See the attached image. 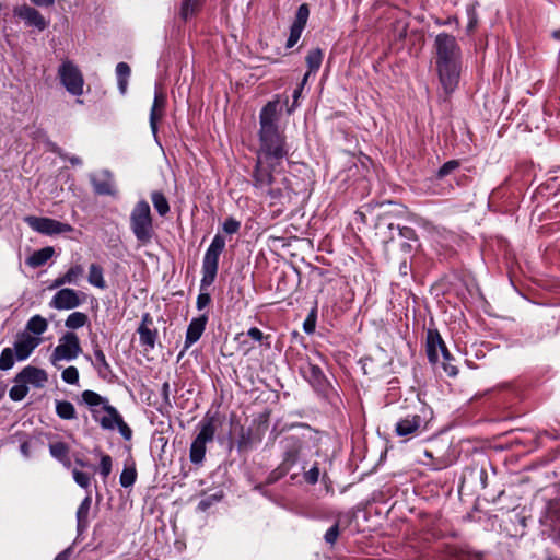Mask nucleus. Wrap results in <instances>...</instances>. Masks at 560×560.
Segmentation results:
<instances>
[{
    "label": "nucleus",
    "instance_id": "nucleus-1",
    "mask_svg": "<svg viewBox=\"0 0 560 560\" xmlns=\"http://www.w3.org/2000/svg\"><path fill=\"white\" fill-rule=\"evenodd\" d=\"M279 105V100L269 101L259 113V149L253 171V185L269 199L270 206L289 203L293 194L288 178L278 177L283 160L289 156L285 133L278 125Z\"/></svg>",
    "mask_w": 560,
    "mask_h": 560
},
{
    "label": "nucleus",
    "instance_id": "nucleus-2",
    "mask_svg": "<svg viewBox=\"0 0 560 560\" xmlns=\"http://www.w3.org/2000/svg\"><path fill=\"white\" fill-rule=\"evenodd\" d=\"M435 66L440 83L446 95L452 94L459 82L462 49L455 36L440 33L434 39Z\"/></svg>",
    "mask_w": 560,
    "mask_h": 560
},
{
    "label": "nucleus",
    "instance_id": "nucleus-3",
    "mask_svg": "<svg viewBox=\"0 0 560 560\" xmlns=\"http://www.w3.org/2000/svg\"><path fill=\"white\" fill-rule=\"evenodd\" d=\"M217 416L209 412L198 423L199 432L190 444L189 459L195 465L205 460L207 443L212 442L217 431Z\"/></svg>",
    "mask_w": 560,
    "mask_h": 560
},
{
    "label": "nucleus",
    "instance_id": "nucleus-4",
    "mask_svg": "<svg viewBox=\"0 0 560 560\" xmlns=\"http://www.w3.org/2000/svg\"><path fill=\"white\" fill-rule=\"evenodd\" d=\"M130 229L137 241L142 245L149 244L154 235L151 209L145 200H140L130 213Z\"/></svg>",
    "mask_w": 560,
    "mask_h": 560
},
{
    "label": "nucleus",
    "instance_id": "nucleus-5",
    "mask_svg": "<svg viewBox=\"0 0 560 560\" xmlns=\"http://www.w3.org/2000/svg\"><path fill=\"white\" fill-rule=\"evenodd\" d=\"M224 248L225 238L220 233L215 234L203 256L201 290L209 288L214 282L219 268V258Z\"/></svg>",
    "mask_w": 560,
    "mask_h": 560
},
{
    "label": "nucleus",
    "instance_id": "nucleus-6",
    "mask_svg": "<svg viewBox=\"0 0 560 560\" xmlns=\"http://www.w3.org/2000/svg\"><path fill=\"white\" fill-rule=\"evenodd\" d=\"M82 352L80 340L77 334L72 331L66 332L60 339L58 346L50 355V362L54 366H58L59 361H72Z\"/></svg>",
    "mask_w": 560,
    "mask_h": 560
},
{
    "label": "nucleus",
    "instance_id": "nucleus-7",
    "mask_svg": "<svg viewBox=\"0 0 560 560\" xmlns=\"http://www.w3.org/2000/svg\"><path fill=\"white\" fill-rule=\"evenodd\" d=\"M58 75L70 94L75 96L83 94L84 79L80 69L72 61H62L58 69Z\"/></svg>",
    "mask_w": 560,
    "mask_h": 560
},
{
    "label": "nucleus",
    "instance_id": "nucleus-8",
    "mask_svg": "<svg viewBox=\"0 0 560 560\" xmlns=\"http://www.w3.org/2000/svg\"><path fill=\"white\" fill-rule=\"evenodd\" d=\"M428 429L427 420L418 413H408L400 418L395 424V434L405 440H410L425 432Z\"/></svg>",
    "mask_w": 560,
    "mask_h": 560
},
{
    "label": "nucleus",
    "instance_id": "nucleus-9",
    "mask_svg": "<svg viewBox=\"0 0 560 560\" xmlns=\"http://www.w3.org/2000/svg\"><path fill=\"white\" fill-rule=\"evenodd\" d=\"M24 222L32 230L45 235L68 233L73 230L69 223H63L55 219L44 217L27 215L24 218Z\"/></svg>",
    "mask_w": 560,
    "mask_h": 560
},
{
    "label": "nucleus",
    "instance_id": "nucleus-10",
    "mask_svg": "<svg viewBox=\"0 0 560 560\" xmlns=\"http://www.w3.org/2000/svg\"><path fill=\"white\" fill-rule=\"evenodd\" d=\"M86 299V294L70 288L58 290L49 302L55 310H73L80 306Z\"/></svg>",
    "mask_w": 560,
    "mask_h": 560
},
{
    "label": "nucleus",
    "instance_id": "nucleus-11",
    "mask_svg": "<svg viewBox=\"0 0 560 560\" xmlns=\"http://www.w3.org/2000/svg\"><path fill=\"white\" fill-rule=\"evenodd\" d=\"M13 14L22 20L25 26L34 27L39 32L44 31L48 26V21H46L43 14L37 9L28 4L15 7Z\"/></svg>",
    "mask_w": 560,
    "mask_h": 560
},
{
    "label": "nucleus",
    "instance_id": "nucleus-12",
    "mask_svg": "<svg viewBox=\"0 0 560 560\" xmlns=\"http://www.w3.org/2000/svg\"><path fill=\"white\" fill-rule=\"evenodd\" d=\"M42 338L26 331L19 332L14 342L15 357L19 361L26 360L40 345Z\"/></svg>",
    "mask_w": 560,
    "mask_h": 560
},
{
    "label": "nucleus",
    "instance_id": "nucleus-13",
    "mask_svg": "<svg viewBox=\"0 0 560 560\" xmlns=\"http://www.w3.org/2000/svg\"><path fill=\"white\" fill-rule=\"evenodd\" d=\"M90 183L98 196H116L117 194L113 174L108 170H103L100 175L91 174Z\"/></svg>",
    "mask_w": 560,
    "mask_h": 560
},
{
    "label": "nucleus",
    "instance_id": "nucleus-14",
    "mask_svg": "<svg viewBox=\"0 0 560 560\" xmlns=\"http://www.w3.org/2000/svg\"><path fill=\"white\" fill-rule=\"evenodd\" d=\"M48 381V375L45 370L27 365L14 377L15 383L32 384L35 387H44Z\"/></svg>",
    "mask_w": 560,
    "mask_h": 560
},
{
    "label": "nucleus",
    "instance_id": "nucleus-15",
    "mask_svg": "<svg viewBox=\"0 0 560 560\" xmlns=\"http://www.w3.org/2000/svg\"><path fill=\"white\" fill-rule=\"evenodd\" d=\"M301 373L315 390L324 392L328 387V380L318 365L308 362L301 366Z\"/></svg>",
    "mask_w": 560,
    "mask_h": 560
},
{
    "label": "nucleus",
    "instance_id": "nucleus-16",
    "mask_svg": "<svg viewBox=\"0 0 560 560\" xmlns=\"http://www.w3.org/2000/svg\"><path fill=\"white\" fill-rule=\"evenodd\" d=\"M283 447L284 452L281 465L288 469H291L298 460L300 451L302 448V441L300 438L294 435L287 436L283 441Z\"/></svg>",
    "mask_w": 560,
    "mask_h": 560
},
{
    "label": "nucleus",
    "instance_id": "nucleus-17",
    "mask_svg": "<svg viewBox=\"0 0 560 560\" xmlns=\"http://www.w3.org/2000/svg\"><path fill=\"white\" fill-rule=\"evenodd\" d=\"M445 346L444 340L436 329L428 330L425 351L431 364H436L439 362V351L442 353V349H444Z\"/></svg>",
    "mask_w": 560,
    "mask_h": 560
},
{
    "label": "nucleus",
    "instance_id": "nucleus-18",
    "mask_svg": "<svg viewBox=\"0 0 560 560\" xmlns=\"http://www.w3.org/2000/svg\"><path fill=\"white\" fill-rule=\"evenodd\" d=\"M207 323V314H201L200 316L195 317L190 320L185 337V349H188L200 339L206 329Z\"/></svg>",
    "mask_w": 560,
    "mask_h": 560
},
{
    "label": "nucleus",
    "instance_id": "nucleus-19",
    "mask_svg": "<svg viewBox=\"0 0 560 560\" xmlns=\"http://www.w3.org/2000/svg\"><path fill=\"white\" fill-rule=\"evenodd\" d=\"M166 106V96L155 90L154 101L150 110V127L154 136L158 133V121L163 117Z\"/></svg>",
    "mask_w": 560,
    "mask_h": 560
},
{
    "label": "nucleus",
    "instance_id": "nucleus-20",
    "mask_svg": "<svg viewBox=\"0 0 560 560\" xmlns=\"http://www.w3.org/2000/svg\"><path fill=\"white\" fill-rule=\"evenodd\" d=\"M386 228L388 230V234L384 233V240H383L384 243H386V244L395 241L396 234L400 238H404L406 241H415L416 242L418 240L417 233L412 228L395 225L392 222L387 223Z\"/></svg>",
    "mask_w": 560,
    "mask_h": 560
},
{
    "label": "nucleus",
    "instance_id": "nucleus-21",
    "mask_svg": "<svg viewBox=\"0 0 560 560\" xmlns=\"http://www.w3.org/2000/svg\"><path fill=\"white\" fill-rule=\"evenodd\" d=\"M103 410L107 413L101 418L97 417V410H92L93 418L100 423L103 429L113 430L118 421L121 419L120 413L117 409L108 404L103 406Z\"/></svg>",
    "mask_w": 560,
    "mask_h": 560
},
{
    "label": "nucleus",
    "instance_id": "nucleus-22",
    "mask_svg": "<svg viewBox=\"0 0 560 560\" xmlns=\"http://www.w3.org/2000/svg\"><path fill=\"white\" fill-rule=\"evenodd\" d=\"M92 505V498L89 493L80 503L77 510V529L79 534H82L89 527V514Z\"/></svg>",
    "mask_w": 560,
    "mask_h": 560
},
{
    "label": "nucleus",
    "instance_id": "nucleus-23",
    "mask_svg": "<svg viewBox=\"0 0 560 560\" xmlns=\"http://www.w3.org/2000/svg\"><path fill=\"white\" fill-rule=\"evenodd\" d=\"M95 361L93 362L94 368L97 370V374L101 378L107 380L113 375V370L106 360L103 350L95 346L93 349Z\"/></svg>",
    "mask_w": 560,
    "mask_h": 560
},
{
    "label": "nucleus",
    "instance_id": "nucleus-24",
    "mask_svg": "<svg viewBox=\"0 0 560 560\" xmlns=\"http://www.w3.org/2000/svg\"><path fill=\"white\" fill-rule=\"evenodd\" d=\"M54 255L52 247H44L34 252L27 259L26 264L33 268L44 266Z\"/></svg>",
    "mask_w": 560,
    "mask_h": 560
},
{
    "label": "nucleus",
    "instance_id": "nucleus-25",
    "mask_svg": "<svg viewBox=\"0 0 560 560\" xmlns=\"http://www.w3.org/2000/svg\"><path fill=\"white\" fill-rule=\"evenodd\" d=\"M137 332L139 334L140 345L144 347L145 350H152L155 347V341L158 337L156 329L139 326Z\"/></svg>",
    "mask_w": 560,
    "mask_h": 560
},
{
    "label": "nucleus",
    "instance_id": "nucleus-26",
    "mask_svg": "<svg viewBox=\"0 0 560 560\" xmlns=\"http://www.w3.org/2000/svg\"><path fill=\"white\" fill-rule=\"evenodd\" d=\"M203 2L205 0H183L179 10L180 19L187 21L196 15L203 5Z\"/></svg>",
    "mask_w": 560,
    "mask_h": 560
},
{
    "label": "nucleus",
    "instance_id": "nucleus-27",
    "mask_svg": "<svg viewBox=\"0 0 560 560\" xmlns=\"http://www.w3.org/2000/svg\"><path fill=\"white\" fill-rule=\"evenodd\" d=\"M47 320L40 315H34L27 320L25 331L30 335L34 334L35 336L39 337L47 330Z\"/></svg>",
    "mask_w": 560,
    "mask_h": 560
},
{
    "label": "nucleus",
    "instance_id": "nucleus-28",
    "mask_svg": "<svg viewBox=\"0 0 560 560\" xmlns=\"http://www.w3.org/2000/svg\"><path fill=\"white\" fill-rule=\"evenodd\" d=\"M56 413L63 420H73L77 418L75 408L73 404L68 400H56Z\"/></svg>",
    "mask_w": 560,
    "mask_h": 560
},
{
    "label": "nucleus",
    "instance_id": "nucleus-29",
    "mask_svg": "<svg viewBox=\"0 0 560 560\" xmlns=\"http://www.w3.org/2000/svg\"><path fill=\"white\" fill-rule=\"evenodd\" d=\"M88 280H89L90 284H92L98 289L106 288V281L104 279L103 268L97 264H92L90 266Z\"/></svg>",
    "mask_w": 560,
    "mask_h": 560
},
{
    "label": "nucleus",
    "instance_id": "nucleus-30",
    "mask_svg": "<svg viewBox=\"0 0 560 560\" xmlns=\"http://www.w3.org/2000/svg\"><path fill=\"white\" fill-rule=\"evenodd\" d=\"M89 323V317L85 313L82 312H73L71 313L66 322L65 326L69 329H79L85 326Z\"/></svg>",
    "mask_w": 560,
    "mask_h": 560
},
{
    "label": "nucleus",
    "instance_id": "nucleus-31",
    "mask_svg": "<svg viewBox=\"0 0 560 560\" xmlns=\"http://www.w3.org/2000/svg\"><path fill=\"white\" fill-rule=\"evenodd\" d=\"M151 200L153 203V207L158 211V213L161 217H164L170 211V205L167 199L165 198L164 194L161 191H153L151 194Z\"/></svg>",
    "mask_w": 560,
    "mask_h": 560
},
{
    "label": "nucleus",
    "instance_id": "nucleus-32",
    "mask_svg": "<svg viewBox=\"0 0 560 560\" xmlns=\"http://www.w3.org/2000/svg\"><path fill=\"white\" fill-rule=\"evenodd\" d=\"M305 60L308 67V71L316 72L322 66L323 50L320 48H313L308 51Z\"/></svg>",
    "mask_w": 560,
    "mask_h": 560
},
{
    "label": "nucleus",
    "instance_id": "nucleus-33",
    "mask_svg": "<svg viewBox=\"0 0 560 560\" xmlns=\"http://www.w3.org/2000/svg\"><path fill=\"white\" fill-rule=\"evenodd\" d=\"M442 358H443V362H442V368L444 370V372L448 375V376H456L458 374V369L456 365H454L452 363V361L454 360L453 355L451 354V352L448 351V349L446 348V346L444 347V349H442Z\"/></svg>",
    "mask_w": 560,
    "mask_h": 560
},
{
    "label": "nucleus",
    "instance_id": "nucleus-34",
    "mask_svg": "<svg viewBox=\"0 0 560 560\" xmlns=\"http://www.w3.org/2000/svg\"><path fill=\"white\" fill-rule=\"evenodd\" d=\"M69 451L70 448L65 442H55L49 444V453L58 462L66 459V456L69 455Z\"/></svg>",
    "mask_w": 560,
    "mask_h": 560
},
{
    "label": "nucleus",
    "instance_id": "nucleus-35",
    "mask_svg": "<svg viewBox=\"0 0 560 560\" xmlns=\"http://www.w3.org/2000/svg\"><path fill=\"white\" fill-rule=\"evenodd\" d=\"M82 401L90 407H96L98 405L107 404V399L98 395L97 393L86 389L81 394Z\"/></svg>",
    "mask_w": 560,
    "mask_h": 560
},
{
    "label": "nucleus",
    "instance_id": "nucleus-36",
    "mask_svg": "<svg viewBox=\"0 0 560 560\" xmlns=\"http://www.w3.org/2000/svg\"><path fill=\"white\" fill-rule=\"evenodd\" d=\"M137 479V470L135 466L125 467L119 477V483L124 488H129L133 486Z\"/></svg>",
    "mask_w": 560,
    "mask_h": 560
},
{
    "label": "nucleus",
    "instance_id": "nucleus-37",
    "mask_svg": "<svg viewBox=\"0 0 560 560\" xmlns=\"http://www.w3.org/2000/svg\"><path fill=\"white\" fill-rule=\"evenodd\" d=\"M15 351L11 348H4L0 354V370L8 371L13 368Z\"/></svg>",
    "mask_w": 560,
    "mask_h": 560
},
{
    "label": "nucleus",
    "instance_id": "nucleus-38",
    "mask_svg": "<svg viewBox=\"0 0 560 560\" xmlns=\"http://www.w3.org/2000/svg\"><path fill=\"white\" fill-rule=\"evenodd\" d=\"M308 16H310L308 5L306 3L301 4L298 8V11L295 14V20L292 23V25L304 28L307 23Z\"/></svg>",
    "mask_w": 560,
    "mask_h": 560
},
{
    "label": "nucleus",
    "instance_id": "nucleus-39",
    "mask_svg": "<svg viewBox=\"0 0 560 560\" xmlns=\"http://www.w3.org/2000/svg\"><path fill=\"white\" fill-rule=\"evenodd\" d=\"M28 393V387L25 383H15L9 392V396L13 401H21Z\"/></svg>",
    "mask_w": 560,
    "mask_h": 560
},
{
    "label": "nucleus",
    "instance_id": "nucleus-40",
    "mask_svg": "<svg viewBox=\"0 0 560 560\" xmlns=\"http://www.w3.org/2000/svg\"><path fill=\"white\" fill-rule=\"evenodd\" d=\"M84 273V269L81 265H74L68 269V271L63 275L65 281L68 284H75L78 279L82 277Z\"/></svg>",
    "mask_w": 560,
    "mask_h": 560
},
{
    "label": "nucleus",
    "instance_id": "nucleus-41",
    "mask_svg": "<svg viewBox=\"0 0 560 560\" xmlns=\"http://www.w3.org/2000/svg\"><path fill=\"white\" fill-rule=\"evenodd\" d=\"M65 383L74 385L79 382V371L75 366H68L61 373Z\"/></svg>",
    "mask_w": 560,
    "mask_h": 560
},
{
    "label": "nucleus",
    "instance_id": "nucleus-42",
    "mask_svg": "<svg viewBox=\"0 0 560 560\" xmlns=\"http://www.w3.org/2000/svg\"><path fill=\"white\" fill-rule=\"evenodd\" d=\"M459 167V162L457 160H450L445 162L438 171V178H443L451 173H453L455 170Z\"/></svg>",
    "mask_w": 560,
    "mask_h": 560
},
{
    "label": "nucleus",
    "instance_id": "nucleus-43",
    "mask_svg": "<svg viewBox=\"0 0 560 560\" xmlns=\"http://www.w3.org/2000/svg\"><path fill=\"white\" fill-rule=\"evenodd\" d=\"M72 477L78 486H80L83 489H89L91 485V477L89 474L80 471L78 469H73Z\"/></svg>",
    "mask_w": 560,
    "mask_h": 560
},
{
    "label": "nucleus",
    "instance_id": "nucleus-44",
    "mask_svg": "<svg viewBox=\"0 0 560 560\" xmlns=\"http://www.w3.org/2000/svg\"><path fill=\"white\" fill-rule=\"evenodd\" d=\"M246 335L248 337H250L252 339L265 345L266 347H270V341H269L270 336H265L264 332L259 328L252 327L247 330Z\"/></svg>",
    "mask_w": 560,
    "mask_h": 560
},
{
    "label": "nucleus",
    "instance_id": "nucleus-45",
    "mask_svg": "<svg viewBox=\"0 0 560 560\" xmlns=\"http://www.w3.org/2000/svg\"><path fill=\"white\" fill-rule=\"evenodd\" d=\"M290 471V469H288L287 467L282 466L281 464L275 468L267 477L266 479V483L267 485H272L275 482H277L278 480H280L282 477H284L288 472Z\"/></svg>",
    "mask_w": 560,
    "mask_h": 560
},
{
    "label": "nucleus",
    "instance_id": "nucleus-46",
    "mask_svg": "<svg viewBox=\"0 0 560 560\" xmlns=\"http://www.w3.org/2000/svg\"><path fill=\"white\" fill-rule=\"evenodd\" d=\"M112 466H113L112 457L107 454L102 455L101 462H100V474L102 475V477L104 479H106L110 475Z\"/></svg>",
    "mask_w": 560,
    "mask_h": 560
},
{
    "label": "nucleus",
    "instance_id": "nucleus-47",
    "mask_svg": "<svg viewBox=\"0 0 560 560\" xmlns=\"http://www.w3.org/2000/svg\"><path fill=\"white\" fill-rule=\"evenodd\" d=\"M319 475H320V471H319V467H318V464L315 463L311 469H308L307 471L304 472V479L305 481L308 483V485H315L318 482V479H319Z\"/></svg>",
    "mask_w": 560,
    "mask_h": 560
},
{
    "label": "nucleus",
    "instance_id": "nucleus-48",
    "mask_svg": "<svg viewBox=\"0 0 560 560\" xmlns=\"http://www.w3.org/2000/svg\"><path fill=\"white\" fill-rule=\"evenodd\" d=\"M241 222L234 218H228L222 224V230L228 234H235L240 231Z\"/></svg>",
    "mask_w": 560,
    "mask_h": 560
},
{
    "label": "nucleus",
    "instance_id": "nucleus-49",
    "mask_svg": "<svg viewBox=\"0 0 560 560\" xmlns=\"http://www.w3.org/2000/svg\"><path fill=\"white\" fill-rule=\"evenodd\" d=\"M303 30L302 27L291 25L290 35L285 44L287 48H292L299 42Z\"/></svg>",
    "mask_w": 560,
    "mask_h": 560
},
{
    "label": "nucleus",
    "instance_id": "nucleus-50",
    "mask_svg": "<svg viewBox=\"0 0 560 560\" xmlns=\"http://www.w3.org/2000/svg\"><path fill=\"white\" fill-rule=\"evenodd\" d=\"M211 302V296L208 292L200 289V293L197 296L196 306L199 311L203 310L206 306H208Z\"/></svg>",
    "mask_w": 560,
    "mask_h": 560
},
{
    "label": "nucleus",
    "instance_id": "nucleus-51",
    "mask_svg": "<svg viewBox=\"0 0 560 560\" xmlns=\"http://www.w3.org/2000/svg\"><path fill=\"white\" fill-rule=\"evenodd\" d=\"M339 536V525L338 523L334 524L325 534V541L329 545H334Z\"/></svg>",
    "mask_w": 560,
    "mask_h": 560
},
{
    "label": "nucleus",
    "instance_id": "nucleus-52",
    "mask_svg": "<svg viewBox=\"0 0 560 560\" xmlns=\"http://www.w3.org/2000/svg\"><path fill=\"white\" fill-rule=\"evenodd\" d=\"M131 73V69L128 63L119 62L116 66V75L117 79L128 80Z\"/></svg>",
    "mask_w": 560,
    "mask_h": 560
},
{
    "label": "nucleus",
    "instance_id": "nucleus-53",
    "mask_svg": "<svg viewBox=\"0 0 560 560\" xmlns=\"http://www.w3.org/2000/svg\"><path fill=\"white\" fill-rule=\"evenodd\" d=\"M117 429L119 431V433L122 435V438L127 441L131 440L132 438V430L130 429V427L124 421V419L121 418L118 423H117Z\"/></svg>",
    "mask_w": 560,
    "mask_h": 560
},
{
    "label": "nucleus",
    "instance_id": "nucleus-54",
    "mask_svg": "<svg viewBox=\"0 0 560 560\" xmlns=\"http://www.w3.org/2000/svg\"><path fill=\"white\" fill-rule=\"evenodd\" d=\"M302 91H303V88L302 86H296L295 90L293 91V94H292V97H293V103L292 105L287 109L288 114H292L293 110L298 107V101L299 98L301 97V94H302Z\"/></svg>",
    "mask_w": 560,
    "mask_h": 560
},
{
    "label": "nucleus",
    "instance_id": "nucleus-55",
    "mask_svg": "<svg viewBox=\"0 0 560 560\" xmlns=\"http://www.w3.org/2000/svg\"><path fill=\"white\" fill-rule=\"evenodd\" d=\"M315 316L311 314L303 324V329L306 334H312L315 330Z\"/></svg>",
    "mask_w": 560,
    "mask_h": 560
},
{
    "label": "nucleus",
    "instance_id": "nucleus-56",
    "mask_svg": "<svg viewBox=\"0 0 560 560\" xmlns=\"http://www.w3.org/2000/svg\"><path fill=\"white\" fill-rule=\"evenodd\" d=\"M34 5L40 8H49L54 5L56 0H30Z\"/></svg>",
    "mask_w": 560,
    "mask_h": 560
},
{
    "label": "nucleus",
    "instance_id": "nucleus-57",
    "mask_svg": "<svg viewBox=\"0 0 560 560\" xmlns=\"http://www.w3.org/2000/svg\"><path fill=\"white\" fill-rule=\"evenodd\" d=\"M65 277L63 275L56 278L52 283L49 285V289L52 290V289H57V288H61L62 285L65 284H68L67 281H65Z\"/></svg>",
    "mask_w": 560,
    "mask_h": 560
},
{
    "label": "nucleus",
    "instance_id": "nucleus-58",
    "mask_svg": "<svg viewBox=\"0 0 560 560\" xmlns=\"http://www.w3.org/2000/svg\"><path fill=\"white\" fill-rule=\"evenodd\" d=\"M117 85L120 94L125 95L127 93L128 80L117 79Z\"/></svg>",
    "mask_w": 560,
    "mask_h": 560
},
{
    "label": "nucleus",
    "instance_id": "nucleus-59",
    "mask_svg": "<svg viewBox=\"0 0 560 560\" xmlns=\"http://www.w3.org/2000/svg\"><path fill=\"white\" fill-rule=\"evenodd\" d=\"M410 264L405 259L400 262L399 265V271L402 276H407L408 272L410 271Z\"/></svg>",
    "mask_w": 560,
    "mask_h": 560
},
{
    "label": "nucleus",
    "instance_id": "nucleus-60",
    "mask_svg": "<svg viewBox=\"0 0 560 560\" xmlns=\"http://www.w3.org/2000/svg\"><path fill=\"white\" fill-rule=\"evenodd\" d=\"M152 323H153V319H152L151 315L149 313H144L142 315L140 326L149 327L150 325H152Z\"/></svg>",
    "mask_w": 560,
    "mask_h": 560
},
{
    "label": "nucleus",
    "instance_id": "nucleus-61",
    "mask_svg": "<svg viewBox=\"0 0 560 560\" xmlns=\"http://www.w3.org/2000/svg\"><path fill=\"white\" fill-rule=\"evenodd\" d=\"M70 553H71V549L70 548H67L65 549L63 551L59 552L55 560H69L70 558Z\"/></svg>",
    "mask_w": 560,
    "mask_h": 560
},
{
    "label": "nucleus",
    "instance_id": "nucleus-62",
    "mask_svg": "<svg viewBox=\"0 0 560 560\" xmlns=\"http://www.w3.org/2000/svg\"><path fill=\"white\" fill-rule=\"evenodd\" d=\"M50 151L58 154L63 160L67 158V154H65L63 151L55 143L50 144Z\"/></svg>",
    "mask_w": 560,
    "mask_h": 560
},
{
    "label": "nucleus",
    "instance_id": "nucleus-63",
    "mask_svg": "<svg viewBox=\"0 0 560 560\" xmlns=\"http://www.w3.org/2000/svg\"><path fill=\"white\" fill-rule=\"evenodd\" d=\"M479 478H480L481 487L486 488L487 487V471L483 467L480 468V470H479Z\"/></svg>",
    "mask_w": 560,
    "mask_h": 560
},
{
    "label": "nucleus",
    "instance_id": "nucleus-64",
    "mask_svg": "<svg viewBox=\"0 0 560 560\" xmlns=\"http://www.w3.org/2000/svg\"><path fill=\"white\" fill-rule=\"evenodd\" d=\"M211 505V501L209 499L201 500L198 504V508L201 511H206Z\"/></svg>",
    "mask_w": 560,
    "mask_h": 560
}]
</instances>
